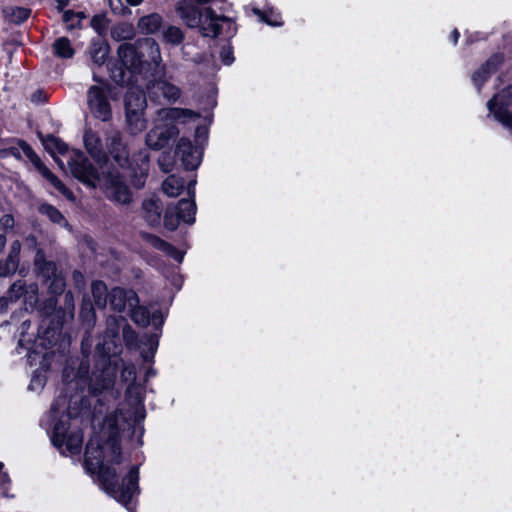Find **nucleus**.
<instances>
[{"label": "nucleus", "instance_id": "nucleus-13", "mask_svg": "<svg viewBox=\"0 0 512 512\" xmlns=\"http://www.w3.org/2000/svg\"><path fill=\"white\" fill-rule=\"evenodd\" d=\"M162 215V204L158 198L150 197L142 203V216L152 227L159 225Z\"/></svg>", "mask_w": 512, "mask_h": 512}, {"label": "nucleus", "instance_id": "nucleus-49", "mask_svg": "<svg viewBox=\"0 0 512 512\" xmlns=\"http://www.w3.org/2000/svg\"><path fill=\"white\" fill-rule=\"evenodd\" d=\"M453 44H456L459 38V32L455 29L451 34Z\"/></svg>", "mask_w": 512, "mask_h": 512}, {"label": "nucleus", "instance_id": "nucleus-33", "mask_svg": "<svg viewBox=\"0 0 512 512\" xmlns=\"http://www.w3.org/2000/svg\"><path fill=\"white\" fill-rule=\"evenodd\" d=\"M253 13L259 16L260 20L270 26H280L282 24L280 15L274 10L261 11L253 8Z\"/></svg>", "mask_w": 512, "mask_h": 512}, {"label": "nucleus", "instance_id": "nucleus-30", "mask_svg": "<svg viewBox=\"0 0 512 512\" xmlns=\"http://www.w3.org/2000/svg\"><path fill=\"white\" fill-rule=\"evenodd\" d=\"M39 212L45 216H47L53 223H56L60 226H66L67 222L64 216L61 214L59 210L49 204H42L39 207Z\"/></svg>", "mask_w": 512, "mask_h": 512}, {"label": "nucleus", "instance_id": "nucleus-20", "mask_svg": "<svg viewBox=\"0 0 512 512\" xmlns=\"http://www.w3.org/2000/svg\"><path fill=\"white\" fill-rule=\"evenodd\" d=\"M144 115L145 112H125L126 124L131 134H139L146 128L147 120Z\"/></svg>", "mask_w": 512, "mask_h": 512}, {"label": "nucleus", "instance_id": "nucleus-3", "mask_svg": "<svg viewBox=\"0 0 512 512\" xmlns=\"http://www.w3.org/2000/svg\"><path fill=\"white\" fill-rule=\"evenodd\" d=\"M107 148L114 159L120 166L125 167L129 164L132 169L133 185L140 189L144 186L149 170V155L145 151H141L139 155L134 156L132 162L129 163L128 151L126 145L122 141L119 131H111L107 137Z\"/></svg>", "mask_w": 512, "mask_h": 512}, {"label": "nucleus", "instance_id": "nucleus-31", "mask_svg": "<svg viewBox=\"0 0 512 512\" xmlns=\"http://www.w3.org/2000/svg\"><path fill=\"white\" fill-rule=\"evenodd\" d=\"M130 311V316L132 320L137 324L141 326H147L150 322V315L148 310L143 307L139 306V303L136 306H130L128 309Z\"/></svg>", "mask_w": 512, "mask_h": 512}, {"label": "nucleus", "instance_id": "nucleus-16", "mask_svg": "<svg viewBox=\"0 0 512 512\" xmlns=\"http://www.w3.org/2000/svg\"><path fill=\"white\" fill-rule=\"evenodd\" d=\"M84 145L88 153L97 161H106V153L103 151L99 136L92 130L84 133Z\"/></svg>", "mask_w": 512, "mask_h": 512}, {"label": "nucleus", "instance_id": "nucleus-40", "mask_svg": "<svg viewBox=\"0 0 512 512\" xmlns=\"http://www.w3.org/2000/svg\"><path fill=\"white\" fill-rule=\"evenodd\" d=\"M158 164L160 169L165 173H168L172 170V163L169 161L168 155H161V157L158 160Z\"/></svg>", "mask_w": 512, "mask_h": 512}, {"label": "nucleus", "instance_id": "nucleus-17", "mask_svg": "<svg viewBox=\"0 0 512 512\" xmlns=\"http://www.w3.org/2000/svg\"><path fill=\"white\" fill-rule=\"evenodd\" d=\"M115 376L116 369L111 365L105 367L100 375L94 373L92 378L93 383L91 385L92 390L94 392H101L103 390L109 389L114 383Z\"/></svg>", "mask_w": 512, "mask_h": 512}, {"label": "nucleus", "instance_id": "nucleus-46", "mask_svg": "<svg viewBox=\"0 0 512 512\" xmlns=\"http://www.w3.org/2000/svg\"><path fill=\"white\" fill-rule=\"evenodd\" d=\"M75 16V13L73 11L67 10L63 13V21L65 23H69L73 17Z\"/></svg>", "mask_w": 512, "mask_h": 512}, {"label": "nucleus", "instance_id": "nucleus-41", "mask_svg": "<svg viewBox=\"0 0 512 512\" xmlns=\"http://www.w3.org/2000/svg\"><path fill=\"white\" fill-rule=\"evenodd\" d=\"M64 286V280L59 276H55L49 287L54 293H60L63 291Z\"/></svg>", "mask_w": 512, "mask_h": 512}, {"label": "nucleus", "instance_id": "nucleus-43", "mask_svg": "<svg viewBox=\"0 0 512 512\" xmlns=\"http://www.w3.org/2000/svg\"><path fill=\"white\" fill-rule=\"evenodd\" d=\"M44 378L41 375H34L29 384L30 390H39L44 386Z\"/></svg>", "mask_w": 512, "mask_h": 512}, {"label": "nucleus", "instance_id": "nucleus-32", "mask_svg": "<svg viewBox=\"0 0 512 512\" xmlns=\"http://www.w3.org/2000/svg\"><path fill=\"white\" fill-rule=\"evenodd\" d=\"M495 67L491 62H487L481 68H479L472 76V80L475 86L480 90L482 84L488 79Z\"/></svg>", "mask_w": 512, "mask_h": 512}, {"label": "nucleus", "instance_id": "nucleus-48", "mask_svg": "<svg viewBox=\"0 0 512 512\" xmlns=\"http://www.w3.org/2000/svg\"><path fill=\"white\" fill-rule=\"evenodd\" d=\"M57 1V8L59 10H63L67 5L69 0H56Z\"/></svg>", "mask_w": 512, "mask_h": 512}, {"label": "nucleus", "instance_id": "nucleus-9", "mask_svg": "<svg viewBox=\"0 0 512 512\" xmlns=\"http://www.w3.org/2000/svg\"><path fill=\"white\" fill-rule=\"evenodd\" d=\"M175 126L169 124L155 125L145 137L148 148L160 150L164 148L169 141L178 134Z\"/></svg>", "mask_w": 512, "mask_h": 512}, {"label": "nucleus", "instance_id": "nucleus-56", "mask_svg": "<svg viewBox=\"0 0 512 512\" xmlns=\"http://www.w3.org/2000/svg\"><path fill=\"white\" fill-rule=\"evenodd\" d=\"M2 467V464H0V468Z\"/></svg>", "mask_w": 512, "mask_h": 512}, {"label": "nucleus", "instance_id": "nucleus-37", "mask_svg": "<svg viewBox=\"0 0 512 512\" xmlns=\"http://www.w3.org/2000/svg\"><path fill=\"white\" fill-rule=\"evenodd\" d=\"M39 270L43 277H45L47 280H49L51 277L56 276V266L53 262L43 263L40 266Z\"/></svg>", "mask_w": 512, "mask_h": 512}, {"label": "nucleus", "instance_id": "nucleus-44", "mask_svg": "<svg viewBox=\"0 0 512 512\" xmlns=\"http://www.w3.org/2000/svg\"><path fill=\"white\" fill-rule=\"evenodd\" d=\"M20 249H21L20 242L15 241L11 245L9 254L19 258Z\"/></svg>", "mask_w": 512, "mask_h": 512}, {"label": "nucleus", "instance_id": "nucleus-1", "mask_svg": "<svg viewBox=\"0 0 512 512\" xmlns=\"http://www.w3.org/2000/svg\"><path fill=\"white\" fill-rule=\"evenodd\" d=\"M125 419L121 412L110 413L103 423L102 434L108 439L100 443L97 437L91 438L85 452V464L92 474H97L105 487L122 504L129 503L138 493L139 467L132 466L123 478L121 485L117 484L115 465L121 462V450L118 441V431Z\"/></svg>", "mask_w": 512, "mask_h": 512}, {"label": "nucleus", "instance_id": "nucleus-19", "mask_svg": "<svg viewBox=\"0 0 512 512\" xmlns=\"http://www.w3.org/2000/svg\"><path fill=\"white\" fill-rule=\"evenodd\" d=\"M118 56L122 64L128 69L138 70L141 66V59L131 44H121L118 48Z\"/></svg>", "mask_w": 512, "mask_h": 512}, {"label": "nucleus", "instance_id": "nucleus-24", "mask_svg": "<svg viewBox=\"0 0 512 512\" xmlns=\"http://www.w3.org/2000/svg\"><path fill=\"white\" fill-rule=\"evenodd\" d=\"M109 54V46L103 41L93 42L90 47V57L97 65L105 63Z\"/></svg>", "mask_w": 512, "mask_h": 512}, {"label": "nucleus", "instance_id": "nucleus-34", "mask_svg": "<svg viewBox=\"0 0 512 512\" xmlns=\"http://www.w3.org/2000/svg\"><path fill=\"white\" fill-rule=\"evenodd\" d=\"M18 263L19 258L9 254L3 263L0 262V275L6 276L14 273L17 270Z\"/></svg>", "mask_w": 512, "mask_h": 512}, {"label": "nucleus", "instance_id": "nucleus-6", "mask_svg": "<svg viewBox=\"0 0 512 512\" xmlns=\"http://www.w3.org/2000/svg\"><path fill=\"white\" fill-rule=\"evenodd\" d=\"M487 108L495 120L512 129V86L507 85L497 92L487 102Z\"/></svg>", "mask_w": 512, "mask_h": 512}, {"label": "nucleus", "instance_id": "nucleus-11", "mask_svg": "<svg viewBox=\"0 0 512 512\" xmlns=\"http://www.w3.org/2000/svg\"><path fill=\"white\" fill-rule=\"evenodd\" d=\"M175 153L186 169H196L201 162V152L186 138L178 141Z\"/></svg>", "mask_w": 512, "mask_h": 512}, {"label": "nucleus", "instance_id": "nucleus-2", "mask_svg": "<svg viewBox=\"0 0 512 512\" xmlns=\"http://www.w3.org/2000/svg\"><path fill=\"white\" fill-rule=\"evenodd\" d=\"M70 173L84 185L100 188L105 196L118 204H128L132 193L118 171H110L100 176L89 159L80 151H73L68 160Z\"/></svg>", "mask_w": 512, "mask_h": 512}, {"label": "nucleus", "instance_id": "nucleus-26", "mask_svg": "<svg viewBox=\"0 0 512 512\" xmlns=\"http://www.w3.org/2000/svg\"><path fill=\"white\" fill-rule=\"evenodd\" d=\"M45 149L56 159V154H65L68 151L67 145L53 135L43 139Z\"/></svg>", "mask_w": 512, "mask_h": 512}, {"label": "nucleus", "instance_id": "nucleus-55", "mask_svg": "<svg viewBox=\"0 0 512 512\" xmlns=\"http://www.w3.org/2000/svg\"><path fill=\"white\" fill-rule=\"evenodd\" d=\"M56 161H57L58 165L62 168L64 165L63 162L59 159H56Z\"/></svg>", "mask_w": 512, "mask_h": 512}, {"label": "nucleus", "instance_id": "nucleus-14", "mask_svg": "<svg viewBox=\"0 0 512 512\" xmlns=\"http://www.w3.org/2000/svg\"><path fill=\"white\" fill-rule=\"evenodd\" d=\"M148 89L152 96L158 97L161 94L168 101H176L181 95L177 86L162 79L153 82Z\"/></svg>", "mask_w": 512, "mask_h": 512}, {"label": "nucleus", "instance_id": "nucleus-54", "mask_svg": "<svg viewBox=\"0 0 512 512\" xmlns=\"http://www.w3.org/2000/svg\"><path fill=\"white\" fill-rule=\"evenodd\" d=\"M6 243V238L2 235H0V246L4 247Z\"/></svg>", "mask_w": 512, "mask_h": 512}, {"label": "nucleus", "instance_id": "nucleus-42", "mask_svg": "<svg viewBox=\"0 0 512 512\" xmlns=\"http://www.w3.org/2000/svg\"><path fill=\"white\" fill-rule=\"evenodd\" d=\"M220 57L225 65H230L234 60L232 56V50L230 47H223L220 53Z\"/></svg>", "mask_w": 512, "mask_h": 512}, {"label": "nucleus", "instance_id": "nucleus-28", "mask_svg": "<svg viewBox=\"0 0 512 512\" xmlns=\"http://www.w3.org/2000/svg\"><path fill=\"white\" fill-rule=\"evenodd\" d=\"M53 51L55 55L60 58H72L74 55V49L71 42L66 37H61L54 42Z\"/></svg>", "mask_w": 512, "mask_h": 512}, {"label": "nucleus", "instance_id": "nucleus-45", "mask_svg": "<svg viewBox=\"0 0 512 512\" xmlns=\"http://www.w3.org/2000/svg\"><path fill=\"white\" fill-rule=\"evenodd\" d=\"M1 223L4 227L8 228L13 226L14 220L10 215H4L1 219Z\"/></svg>", "mask_w": 512, "mask_h": 512}, {"label": "nucleus", "instance_id": "nucleus-39", "mask_svg": "<svg viewBox=\"0 0 512 512\" xmlns=\"http://www.w3.org/2000/svg\"><path fill=\"white\" fill-rule=\"evenodd\" d=\"M108 3L112 11L116 14H122L126 10L123 0H108Z\"/></svg>", "mask_w": 512, "mask_h": 512}, {"label": "nucleus", "instance_id": "nucleus-27", "mask_svg": "<svg viewBox=\"0 0 512 512\" xmlns=\"http://www.w3.org/2000/svg\"><path fill=\"white\" fill-rule=\"evenodd\" d=\"M161 25V17L158 14H151L142 17L138 22V27L143 33L152 34L156 32Z\"/></svg>", "mask_w": 512, "mask_h": 512}, {"label": "nucleus", "instance_id": "nucleus-21", "mask_svg": "<svg viewBox=\"0 0 512 512\" xmlns=\"http://www.w3.org/2000/svg\"><path fill=\"white\" fill-rule=\"evenodd\" d=\"M184 188V180L175 175L168 176L162 183V191L168 197H177Z\"/></svg>", "mask_w": 512, "mask_h": 512}, {"label": "nucleus", "instance_id": "nucleus-36", "mask_svg": "<svg viewBox=\"0 0 512 512\" xmlns=\"http://www.w3.org/2000/svg\"><path fill=\"white\" fill-rule=\"evenodd\" d=\"M91 26L98 34H103L107 30L108 22L105 16L96 15L91 20Z\"/></svg>", "mask_w": 512, "mask_h": 512}, {"label": "nucleus", "instance_id": "nucleus-7", "mask_svg": "<svg viewBox=\"0 0 512 512\" xmlns=\"http://www.w3.org/2000/svg\"><path fill=\"white\" fill-rule=\"evenodd\" d=\"M87 104L95 118L104 122L111 119L112 109L108 100V91L104 85H94L89 88Z\"/></svg>", "mask_w": 512, "mask_h": 512}, {"label": "nucleus", "instance_id": "nucleus-5", "mask_svg": "<svg viewBox=\"0 0 512 512\" xmlns=\"http://www.w3.org/2000/svg\"><path fill=\"white\" fill-rule=\"evenodd\" d=\"M52 442L62 453L77 454L81 451L83 434L79 428L70 429L68 419H61L55 424L52 433Z\"/></svg>", "mask_w": 512, "mask_h": 512}, {"label": "nucleus", "instance_id": "nucleus-12", "mask_svg": "<svg viewBox=\"0 0 512 512\" xmlns=\"http://www.w3.org/2000/svg\"><path fill=\"white\" fill-rule=\"evenodd\" d=\"M109 301L112 309L122 312L129 309L130 306H136L139 303V298L133 290L116 287L109 293Z\"/></svg>", "mask_w": 512, "mask_h": 512}, {"label": "nucleus", "instance_id": "nucleus-8", "mask_svg": "<svg viewBox=\"0 0 512 512\" xmlns=\"http://www.w3.org/2000/svg\"><path fill=\"white\" fill-rule=\"evenodd\" d=\"M195 214L196 205L193 199L180 200L174 210L169 209L166 211L164 215V225L169 230H175L180 220L189 224L193 223Z\"/></svg>", "mask_w": 512, "mask_h": 512}, {"label": "nucleus", "instance_id": "nucleus-50", "mask_svg": "<svg viewBox=\"0 0 512 512\" xmlns=\"http://www.w3.org/2000/svg\"><path fill=\"white\" fill-rule=\"evenodd\" d=\"M143 0H126V2L131 6H137L142 3Z\"/></svg>", "mask_w": 512, "mask_h": 512}, {"label": "nucleus", "instance_id": "nucleus-51", "mask_svg": "<svg viewBox=\"0 0 512 512\" xmlns=\"http://www.w3.org/2000/svg\"><path fill=\"white\" fill-rule=\"evenodd\" d=\"M195 182H191L189 185H188V193L190 196H193L194 195V190H193V186H194Z\"/></svg>", "mask_w": 512, "mask_h": 512}, {"label": "nucleus", "instance_id": "nucleus-4", "mask_svg": "<svg viewBox=\"0 0 512 512\" xmlns=\"http://www.w3.org/2000/svg\"><path fill=\"white\" fill-rule=\"evenodd\" d=\"M179 12L185 23L191 28L198 27L203 36L216 37L223 24L231 25L230 19L216 15L210 8L200 12L190 2L183 1L179 6Z\"/></svg>", "mask_w": 512, "mask_h": 512}, {"label": "nucleus", "instance_id": "nucleus-15", "mask_svg": "<svg viewBox=\"0 0 512 512\" xmlns=\"http://www.w3.org/2000/svg\"><path fill=\"white\" fill-rule=\"evenodd\" d=\"M125 112H145L147 101L145 94L139 88H131L125 95Z\"/></svg>", "mask_w": 512, "mask_h": 512}, {"label": "nucleus", "instance_id": "nucleus-47", "mask_svg": "<svg viewBox=\"0 0 512 512\" xmlns=\"http://www.w3.org/2000/svg\"><path fill=\"white\" fill-rule=\"evenodd\" d=\"M60 402L62 403V405H64L65 404V398H59L56 401V403L52 406V411H53L54 414H56L59 411Z\"/></svg>", "mask_w": 512, "mask_h": 512}, {"label": "nucleus", "instance_id": "nucleus-22", "mask_svg": "<svg viewBox=\"0 0 512 512\" xmlns=\"http://www.w3.org/2000/svg\"><path fill=\"white\" fill-rule=\"evenodd\" d=\"M91 291L95 306L104 309L109 297L106 285L102 281H94L91 285Z\"/></svg>", "mask_w": 512, "mask_h": 512}, {"label": "nucleus", "instance_id": "nucleus-23", "mask_svg": "<svg viewBox=\"0 0 512 512\" xmlns=\"http://www.w3.org/2000/svg\"><path fill=\"white\" fill-rule=\"evenodd\" d=\"M147 241L156 249L171 255L175 260L182 261L183 255L173 246L154 235H148Z\"/></svg>", "mask_w": 512, "mask_h": 512}, {"label": "nucleus", "instance_id": "nucleus-25", "mask_svg": "<svg viewBox=\"0 0 512 512\" xmlns=\"http://www.w3.org/2000/svg\"><path fill=\"white\" fill-rule=\"evenodd\" d=\"M111 36L116 41L131 40L135 36V30L130 23H119L112 28Z\"/></svg>", "mask_w": 512, "mask_h": 512}, {"label": "nucleus", "instance_id": "nucleus-38", "mask_svg": "<svg viewBox=\"0 0 512 512\" xmlns=\"http://www.w3.org/2000/svg\"><path fill=\"white\" fill-rule=\"evenodd\" d=\"M122 378L127 382H134L136 379V368L133 364L125 365L122 372Z\"/></svg>", "mask_w": 512, "mask_h": 512}, {"label": "nucleus", "instance_id": "nucleus-52", "mask_svg": "<svg viewBox=\"0 0 512 512\" xmlns=\"http://www.w3.org/2000/svg\"><path fill=\"white\" fill-rule=\"evenodd\" d=\"M110 332H111L112 337L117 336V334H118V326H115V327L111 328Z\"/></svg>", "mask_w": 512, "mask_h": 512}, {"label": "nucleus", "instance_id": "nucleus-18", "mask_svg": "<svg viewBox=\"0 0 512 512\" xmlns=\"http://www.w3.org/2000/svg\"><path fill=\"white\" fill-rule=\"evenodd\" d=\"M158 115L162 120H169L175 122H186L189 120H195L199 117L198 113L189 109L182 108L161 109L158 112Z\"/></svg>", "mask_w": 512, "mask_h": 512}, {"label": "nucleus", "instance_id": "nucleus-29", "mask_svg": "<svg viewBox=\"0 0 512 512\" xmlns=\"http://www.w3.org/2000/svg\"><path fill=\"white\" fill-rule=\"evenodd\" d=\"M3 12L5 17L14 23L23 22L30 15V10L24 7H7Z\"/></svg>", "mask_w": 512, "mask_h": 512}, {"label": "nucleus", "instance_id": "nucleus-10", "mask_svg": "<svg viewBox=\"0 0 512 512\" xmlns=\"http://www.w3.org/2000/svg\"><path fill=\"white\" fill-rule=\"evenodd\" d=\"M24 154L30 159L40 174L46 178L62 195L68 199H73V193L58 179L40 160L36 153L28 146H23Z\"/></svg>", "mask_w": 512, "mask_h": 512}, {"label": "nucleus", "instance_id": "nucleus-53", "mask_svg": "<svg viewBox=\"0 0 512 512\" xmlns=\"http://www.w3.org/2000/svg\"><path fill=\"white\" fill-rule=\"evenodd\" d=\"M198 4L204 5L207 3H212L214 0H196Z\"/></svg>", "mask_w": 512, "mask_h": 512}, {"label": "nucleus", "instance_id": "nucleus-35", "mask_svg": "<svg viewBox=\"0 0 512 512\" xmlns=\"http://www.w3.org/2000/svg\"><path fill=\"white\" fill-rule=\"evenodd\" d=\"M164 36L165 39L172 44H179L183 40L182 31L174 26L168 27Z\"/></svg>", "mask_w": 512, "mask_h": 512}]
</instances>
